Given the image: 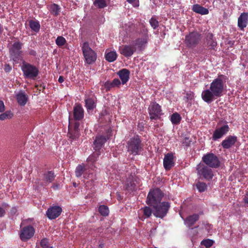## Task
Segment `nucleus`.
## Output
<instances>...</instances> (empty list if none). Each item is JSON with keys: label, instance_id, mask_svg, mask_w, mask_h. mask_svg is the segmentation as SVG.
Returning a JSON list of instances; mask_svg holds the SVG:
<instances>
[{"label": "nucleus", "instance_id": "60", "mask_svg": "<svg viewBox=\"0 0 248 248\" xmlns=\"http://www.w3.org/2000/svg\"><path fill=\"white\" fill-rule=\"evenodd\" d=\"M3 206H4L5 207H6L7 206V205L6 204L3 205Z\"/></svg>", "mask_w": 248, "mask_h": 248}, {"label": "nucleus", "instance_id": "21", "mask_svg": "<svg viewBox=\"0 0 248 248\" xmlns=\"http://www.w3.org/2000/svg\"><path fill=\"white\" fill-rule=\"evenodd\" d=\"M96 101V99L94 96L89 97L85 99V107L89 112L95 108Z\"/></svg>", "mask_w": 248, "mask_h": 248}, {"label": "nucleus", "instance_id": "4", "mask_svg": "<svg viewBox=\"0 0 248 248\" xmlns=\"http://www.w3.org/2000/svg\"><path fill=\"white\" fill-rule=\"evenodd\" d=\"M163 195L162 191L158 188L151 190L147 198V203L152 206L160 202Z\"/></svg>", "mask_w": 248, "mask_h": 248}, {"label": "nucleus", "instance_id": "34", "mask_svg": "<svg viewBox=\"0 0 248 248\" xmlns=\"http://www.w3.org/2000/svg\"><path fill=\"white\" fill-rule=\"evenodd\" d=\"M98 211L99 213L103 216H107L108 215L109 210L107 206L102 205L99 207Z\"/></svg>", "mask_w": 248, "mask_h": 248}, {"label": "nucleus", "instance_id": "38", "mask_svg": "<svg viewBox=\"0 0 248 248\" xmlns=\"http://www.w3.org/2000/svg\"><path fill=\"white\" fill-rule=\"evenodd\" d=\"M208 45L211 46V48H214L217 45V42L213 39V35L209 34L207 36Z\"/></svg>", "mask_w": 248, "mask_h": 248}, {"label": "nucleus", "instance_id": "54", "mask_svg": "<svg viewBox=\"0 0 248 248\" xmlns=\"http://www.w3.org/2000/svg\"><path fill=\"white\" fill-rule=\"evenodd\" d=\"M5 213V210L2 207H0V217L3 216Z\"/></svg>", "mask_w": 248, "mask_h": 248}, {"label": "nucleus", "instance_id": "31", "mask_svg": "<svg viewBox=\"0 0 248 248\" xmlns=\"http://www.w3.org/2000/svg\"><path fill=\"white\" fill-rule=\"evenodd\" d=\"M29 26L31 29L34 31L37 32L39 31L40 25L38 21L31 20L29 21Z\"/></svg>", "mask_w": 248, "mask_h": 248}, {"label": "nucleus", "instance_id": "45", "mask_svg": "<svg viewBox=\"0 0 248 248\" xmlns=\"http://www.w3.org/2000/svg\"><path fill=\"white\" fill-rule=\"evenodd\" d=\"M40 245L42 248H48L49 247L48 240L46 238H44L41 240Z\"/></svg>", "mask_w": 248, "mask_h": 248}, {"label": "nucleus", "instance_id": "2", "mask_svg": "<svg viewBox=\"0 0 248 248\" xmlns=\"http://www.w3.org/2000/svg\"><path fill=\"white\" fill-rule=\"evenodd\" d=\"M142 150L141 140L138 136H135L127 142V151L134 155L140 154Z\"/></svg>", "mask_w": 248, "mask_h": 248}, {"label": "nucleus", "instance_id": "41", "mask_svg": "<svg viewBox=\"0 0 248 248\" xmlns=\"http://www.w3.org/2000/svg\"><path fill=\"white\" fill-rule=\"evenodd\" d=\"M125 188L129 191L135 190L136 189L135 184L133 181L129 182L127 181L125 184Z\"/></svg>", "mask_w": 248, "mask_h": 248}, {"label": "nucleus", "instance_id": "11", "mask_svg": "<svg viewBox=\"0 0 248 248\" xmlns=\"http://www.w3.org/2000/svg\"><path fill=\"white\" fill-rule=\"evenodd\" d=\"M201 40V35L197 32H192L186 36L185 42L189 47L195 46Z\"/></svg>", "mask_w": 248, "mask_h": 248}, {"label": "nucleus", "instance_id": "5", "mask_svg": "<svg viewBox=\"0 0 248 248\" xmlns=\"http://www.w3.org/2000/svg\"><path fill=\"white\" fill-rule=\"evenodd\" d=\"M152 206L154 209L153 211L154 215L157 217L163 218L166 215L168 211L170 204L168 202H162L152 205Z\"/></svg>", "mask_w": 248, "mask_h": 248}, {"label": "nucleus", "instance_id": "55", "mask_svg": "<svg viewBox=\"0 0 248 248\" xmlns=\"http://www.w3.org/2000/svg\"><path fill=\"white\" fill-rule=\"evenodd\" d=\"M63 81H64L63 78L62 76H60L59 78V79H58V81L60 83H62V82H63Z\"/></svg>", "mask_w": 248, "mask_h": 248}, {"label": "nucleus", "instance_id": "47", "mask_svg": "<svg viewBox=\"0 0 248 248\" xmlns=\"http://www.w3.org/2000/svg\"><path fill=\"white\" fill-rule=\"evenodd\" d=\"M105 87L107 89H110V88L114 87L112 84V82L107 81L105 83Z\"/></svg>", "mask_w": 248, "mask_h": 248}, {"label": "nucleus", "instance_id": "1", "mask_svg": "<svg viewBox=\"0 0 248 248\" xmlns=\"http://www.w3.org/2000/svg\"><path fill=\"white\" fill-rule=\"evenodd\" d=\"M226 79L227 77L223 75H220L214 79L211 83L209 89L204 90L202 92V98L203 100L207 103H210L221 96Z\"/></svg>", "mask_w": 248, "mask_h": 248}, {"label": "nucleus", "instance_id": "48", "mask_svg": "<svg viewBox=\"0 0 248 248\" xmlns=\"http://www.w3.org/2000/svg\"><path fill=\"white\" fill-rule=\"evenodd\" d=\"M129 3L132 4L134 7L139 6V0H126Z\"/></svg>", "mask_w": 248, "mask_h": 248}, {"label": "nucleus", "instance_id": "35", "mask_svg": "<svg viewBox=\"0 0 248 248\" xmlns=\"http://www.w3.org/2000/svg\"><path fill=\"white\" fill-rule=\"evenodd\" d=\"M100 154V152H98V151H95V152L92 155L89 156V157L87 158V161L92 163L94 162L96 160L97 158Z\"/></svg>", "mask_w": 248, "mask_h": 248}, {"label": "nucleus", "instance_id": "37", "mask_svg": "<svg viewBox=\"0 0 248 248\" xmlns=\"http://www.w3.org/2000/svg\"><path fill=\"white\" fill-rule=\"evenodd\" d=\"M55 42L59 47H62L66 44V41L63 37L60 36L57 38Z\"/></svg>", "mask_w": 248, "mask_h": 248}, {"label": "nucleus", "instance_id": "27", "mask_svg": "<svg viewBox=\"0 0 248 248\" xmlns=\"http://www.w3.org/2000/svg\"><path fill=\"white\" fill-rule=\"evenodd\" d=\"M105 57L106 60L108 62L115 61L117 58V54L115 51H111L107 49L105 52Z\"/></svg>", "mask_w": 248, "mask_h": 248}, {"label": "nucleus", "instance_id": "22", "mask_svg": "<svg viewBox=\"0 0 248 248\" xmlns=\"http://www.w3.org/2000/svg\"><path fill=\"white\" fill-rule=\"evenodd\" d=\"M74 117L76 120H80L83 118L84 110L81 106L78 105L74 107Z\"/></svg>", "mask_w": 248, "mask_h": 248}, {"label": "nucleus", "instance_id": "13", "mask_svg": "<svg viewBox=\"0 0 248 248\" xmlns=\"http://www.w3.org/2000/svg\"><path fill=\"white\" fill-rule=\"evenodd\" d=\"M229 129L230 128L227 124H224L220 127L217 128L213 133L212 139L214 140H217L221 139L228 132Z\"/></svg>", "mask_w": 248, "mask_h": 248}, {"label": "nucleus", "instance_id": "14", "mask_svg": "<svg viewBox=\"0 0 248 248\" xmlns=\"http://www.w3.org/2000/svg\"><path fill=\"white\" fill-rule=\"evenodd\" d=\"M110 132L108 130V133L107 137L103 136H99L96 137V139L94 141V149L95 151L100 152V150L101 149L102 146L106 142L107 139H109L110 136Z\"/></svg>", "mask_w": 248, "mask_h": 248}, {"label": "nucleus", "instance_id": "52", "mask_svg": "<svg viewBox=\"0 0 248 248\" xmlns=\"http://www.w3.org/2000/svg\"><path fill=\"white\" fill-rule=\"evenodd\" d=\"M190 141L187 138H185L183 140V143L185 144L187 146H188L190 144Z\"/></svg>", "mask_w": 248, "mask_h": 248}, {"label": "nucleus", "instance_id": "24", "mask_svg": "<svg viewBox=\"0 0 248 248\" xmlns=\"http://www.w3.org/2000/svg\"><path fill=\"white\" fill-rule=\"evenodd\" d=\"M123 84H125L129 78L130 72L126 69H123L118 72Z\"/></svg>", "mask_w": 248, "mask_h": 248}, {"label": "nucleus", "instance_id": "25", "mask_svg": "<svg viewBox=\"0 0 248 248\" xmlns=\"http://www.w3.org/2000/svg\"><path fill=\"white\" fill-rule=\"evenodd\" d=\"M199 216L198 214H195L191 216L187 217L184 220L185 224L188 227H191L194 223L199 219Z\"/></svg>", "mask_w": 248, "mask_h": 248}, {"label": "nucleus", "instance_id": "19", "mask_svg": "<svg viewBox=\"0 0 248 248\" xmlns=\"http://www.w3.org/2000/svg\"><path fill=\"white\" fill-rule=\"evenodd\" d=\"M248 24V13H241L238 18V27L243 30Z\"/></svg>", "mask_w": 248, "mask_h": 248}, {"label": "nucleus", "instance_id": "59", "mask_svg": "<svg viewBox=\"0 0 248 248\" xmlns=\"http://www.w3.org/2000/svg\"><path fill=\"white\" fill-rule=\"evenodd\" d=\"M53 187L54 189H57L58 187V186L57 185H53Z\"/></svg>", "mask_w": 248, "mask_h": 248}, {"label": "nucleus", "instance_id": "30", "mask_svg": "<svg viewBox=\"0 0 248 248\" xmlns=\"http://www.w3.org/2000/svg\"><path fill=\"white\" fill-rule=\"evenodd\" d=\"M140 212L143 214V217H141V219L143 220L144 218L149 217L153 213L151 209L148 206H146L144 208H141Z\"/></svg>", "mask_w": 248, "mask_h": 248}, {"label": "nucleus", "instance_id": "10", "mask_svg": "<svg viewBox=\"0 0 248 248\" xmlns=\"http://www.w3.org/2000/svg\"><path fill=\"white\" fill-rule=\"evenodd\" d=\"M198 174L206 180L212 179L213 176L212 170L204 164H200L197 167Z\"/></svg>", "mask_w": 248, "mask_h": 248}, {"label": "nucleus", "instance_id": "3", "mask_svg": "<svg viewBox=\"0 0 248 248\" xmlns=\"http://www.w3.org/2000/svg\"><path fill=\"white\" fill-rule=\"evenodd\" d=\"M82 50L85 62L91 64L95 62L97 58L96 53L90 47L88 42H84L83 44Z\"/></svg>", "mask_w": 248, "mask_h": 248}, {"label": "nucleus", "instance_id": "33", "mask_svg": "<svg viewBox=\"0 0 248 248\" xmlns=\"http://www.w3.org/2000/svg\"><path fill=\"white\" fill-rule=\"evenodd\" d=\"M181 120L180 115L178 113H174L170 116V121L173 124H178Z\"/></svg>", "mask_w": 248, "mask_h": 248}, {"label": "nucleus", "instance_id": "43", "mask_svg": "<svg viewBox=\"0 0 248 248\" xmlns=\"http://www.w3.org/2000/svg\"><path fill=\"white\" fill-rule=\"evenodd\" d=\"M150 24L154 29H155L158 26V22L155 18H151L150 20Z\"/></svg>", "mask_w": 248, "mask_h": 248}, {"label": "nucleus", "instance_id": "46", "mask_svg": "<svg viewBox=\"0 0 248 248\" xmlns=\"http://www.w3.org/2000/svg\"><path fill=\"white\" fill-rule=\"evenodd\" d=\"M112 82L114 87H118L121 84V82L118 78L114 79Z\"/></svg>", "mask_w": 248, "mask_h": 248}, {"label": "nucleus", "instance_id": "23", "mask_svg": "<svg viewBox=\"0 0 248 248\" xmlns=\"http://www.w3.org/2000/svg\"><path fill=\"white\" fill-rule=\"evenodd\" d=\"M16 100L19 105L24 106L28 100V95L24 92L21 91L16 94Z\"/></svg>", "mask_w": 248, "mask_h": 248}, {"label": "nucleus", "instance_id": "7", "mask_svg": "<svg viewBox=\"0 0 248 248\" xmlns=\"http://www.w3.org/2000/svg\"><path fill=\"white\" fill-rule=\"evenodd\" d=\"M24 75L29 78H34L37 77L38 74L37 68L29 63L24 62L21 67Z\"/></svg>", "mask_w": 248, "mask_h": 248}, {"label": "nucleus", "instance_id": "26", "mask_svg": "<svg viewBox=\"0 0 248 248\" xmlns=\"http://www.w3.org/2000/svg\"><path fill=\"white\" fill-rule=\"evenodd\" d=\"M192 10L194 12L201 15H205L209 14V10L208 9L204 8L198 4H194L192 7Z\"/></svg>", "mask_w": 248, "mask_h": 248}, {"label": "nucleus", "instance_id": "29", "mask_svg": "<svg viewBox=\"0 0 248 248\" xmlns=\"http://www.w3.org/2000/svg\"><path fill=\"white\" fill-rule=\"evenodd\" d=\"M147 43L146 37H143L141 38L136 39L133 43L134 46L136 48H141Z\"/></svg>", "mask_w": 248, "mask_h": 248}, {"label": "nucleus", "instance_id": "39", "mask_svg": "<svg viewBox=\"0 0 248 248\" xmlns=\"http://www.w3.org/2000/svg\"><path fill=\"white\" fill-rule=\"evenodd\" d=\"M13 116V113L10 111H7L0 115V120L3 121L6 119L11 118Z\"/></svg>", "mask_w": 248, "mask_h": 248}, {"label": "nucleus", "instance_id": "61", "mask_svg": "<svg viewBox=\"0 0 248 248\" xmlns=\"http://www.w3.org/2000/svg\"><path fill=\"white\" fill-rule=\"evenodd\" d=\"M48 248H52V247H48Z\"/></svg>", "mask_w": 248, "mask_h": 248}, {"label": "nucleus", "instance_id": "32", "mask_svg": "<svg viewBox=\"0 0 248 248\" xmlns=\"http://www.w3.org/2000/svg\"><path fill=\"white\" fill-rule=\"evenodd\" d=\"M49 11L52 15L57 16L60 12V8L58 5L53 4L50 5Z\"/></svg>", "mask_w": 248, "mask_h": 248}, {"label": "nucleus", "instance_id": "53", "mask_svg": "<svg viewBox=\"0 0 248 248\" xmlns=\"http://www.w3.org/2000/svg\"><path fill=\"white\" fill-rule=\"evenodd\" d=\"M244 202L248 206V192L246 193L244 198Z\"/></svg>", "mask_w": 248, "mask_h": 248}, {"label": "nucleus", "instance_id": "12", "mask_svg": "<svg viewBox=\"0 0 248 248\" xmlns=\"http://www.w3.org/2000/svg\"><path fill=\"white\" fill-rule=\"evenodd\" d=\"M149 111L152 120L157 119L162 114L161 107L156 103H153L150 105L149 107Z\"/></svg>", "mask_w": 248, "mask_h": 248}, {"label": "nucleus", "instance_id": "49", "mask_svg": "<svg viewBox=\"0 0 248 248\" xmlns=\"http://www.w3.org/2000/svg\"><path fill=\"white\" fill-rule=\"evenodd\" d=\"M4 69L6 72H9L12 70V67L9 64H6Z\"/></svg>", "mask_w": 248, "mask_h": 248}, {"label": "nucleus", "instance_id": "20", "mask_svg": "<svg viewBox=\"0 0 248 248\" xmlns=\"http://www.w3.org/2000/svg\"><path fill=\"white\" fill-rule=\"evenodd\" d=\"M237 140L235 136H229L221 142V145L224 149H229L233 146Z\"/></svg>", "mask_w": 248, "mask_h": 248}, {"label": "nucleus", "instance_id": "36", "mask_svg": "<svg viewBox=\"0 0 248 248\" xmlns=\"http://www.w3.org/2000/svg\"><path fill=\"white\" fill-rule=\"evenodd\" d=\"M196 187L199 192H203L207 189V185L205 183L198 182L196 183Z\"/></svg>", "mask_w": 248, "mask_h": 248}, {"label": "nucleus", "instance_id": "44", "mask_svg": "<svg viewBox=\"0 0 248 248\" xmlns=\"http://www.w3.org/2000/svg\"><path fill=\"white\" fill-rule=\"evenodd\" d=\"M68 135H69V138L70 139H71V141L77 140L79 137L78 133L77 131L75 132L74 133H71L69 132Z\"/></svg>", "mask_w": 248, "mask_h": 248}, {"label": "nucleus", "instance_id": "15", "mask_svg": "<svg viewBox=\"0 0 248 248\" xmlns=\"http://www.w3.org/2000/svg\"><path fill=\"white\" fill-rule=\"evenodd\" d=\"M89 169V167L83 164L78 165L75 170L76 176L79 178L81 177L83 175V178L85 179H89L90 178V174H88L87 170Z\"/></svg>", "mask_w": 248, "mask_h": 248}, {"label": "nucleus", "instance_id": "17", "mask_svg": "<svg viewBox=\"0 0 248 248\" xmlns=\"http://www.w3.org/2000/svg\"><path fill=\"white\" fill-rule=\"evenodd\" d=\"M62 209L58 206L49 208L46 211V216L49 219H53L58 217L61 214Z\"/></svg>", "mask_w": 248, "mask_h": 248}, {"label": "nucleus", "instance_id": "56", "mask_svg": "<svg viewBox=\"0 0 248 248\" xmlns=\"http://www.w3.org/2000/svg\"><path fill=\"white\" fill-rule=\"evenodd\" d=\"M117 172V170H113L112 171V172H110V174H116Z\"/></svg>", "mask_w": 248, "mask_h": 248}, {"label": "nucleus", "instance_id": "18", "mask_svg": "<svg viewBox=\"0 0 248 248\" xmlns=\"http://www.w3.org/2000/svg\"><path fill=\"white\" fill-rule=\"evenodd\" d=\"M163 165L166 170H170L174 165L172 154L168 153L165 155L163 159Z\"/></svg>", "mask_w": 248, "mask_h": 248}, {"label": "nucleus", "instance_id": "8", "mask_svg": "<svg viewBox=\"0 0 248 248\" xmlns=\"http://www.w3.org/2000/svg\"><path fill=\"white\" fill-rule=\"evenodd\" d=\"M202 159L205 164L210 167L216 168L219 166L220 162L218 157L212 153L204 155Z\"/></svg>", "mask_w": 248, "mask_h": 248}, {"label": "nucleus", "instance_id": "51", "mask_svg": "<svg viewBox=\"0 0 248 248\" xmlns=\"http://www.w3.org/2000/svg\"><path fill=\"white\" fill-rule=\"evenodd\" d=\"M212 228V226L210 224H207L205 225V229L206 230L208 233L212 232L211 231Z\"/></svg>", "mask_w": 248, "mask_h": 248}, {"label": "nucleus", "instance_id": "50", "mask_svg": "<svg viewBox=\"0 0 248 248\" xmlns=\"http://www.w3.org/2000/svg\"><path fill=\"white\" fill-rule=\"evenodd\" d=\"M5 110V106L2 101L0 100V112H2Z\"/></svg>", "mask_w": 248, "mask_h": 248}, {"label": "nucleus", "instance_id": "57", "mask_svg": "<svg viewBox=\"0 0 248 248\" xmlns=\"http://www.w3.org/2000/svg\"><path fill=\"white\" fill-rule=\"evenodd\" d=\"M2 31H3V27L0 24V34L2 32Z\"/></svg>", "mask_w": 248, "mask_h": 248}, {"label": "nucleus", "instance_id": "16", "mask_svg": "<svg viewBox=\"0 0 248 248\" xmlns=\"http://www.w3.org/2000/svg\"><path fill=\"white\" fill-rule=\"evenodd\" d=\"M119 52L126 57L131 56L136 50V47L133 44L124 45L119 47Z\"/></svg>", "mask_w": 248, "mask_h": 248}, {"label": "nucleus", "instance_id": "9", "mask_svg": "<svg viewBox=\"0 0 248 248\" xmlns=\"http://www.w3.org/2000/svg\"><path fill=\"white\" fill-rule=\"evenodd\" d=\"M35 233V229L31 225L25 226L21 229L19 237L22 241H27L33 237Z\"/></svg>", "mask_w": 248, "mask_h": 248}, {"label": "nucleus", "instance_id": "40", "mask_svg": "<svg viewBox=\"0 0 248 248\" xmlns=\"http://www.w3.org/2000/svg\"><path fill=\"white\" fill-rule=\"evenodd\" d=\"M94 4L95 6L99 8H104L107 5L105 0H95Z\"/></svg>", "mask_w": 248, "mask_h": 248}, {"label": "nucleus", "instance_id": "58", "mask_svg": "<svg viewBox=\"0 0 248 248\" xmlns=\"http://www.w3.org/2000/svg\"><path fill=\"white\" fill-rule=\"evenodd\" d=\"M35 53V52L34 51V50H31L30 52V54L31 55H34Z\"/></svg>", "mask_w": 248, "mask_h": 248}, {"label": "nucleus", "instance_id": "6", "mask_svg": "<svg viewBox=\"0 0 248 248\" xmlns=\"http://www.w3.org/2000/svg\"><path fill=\"white\" fill-rule=\"evenodd\" d=\"M22 45L19 42H16L9 49L10 58L15 62H18L21 60Z\"/></svg>", "mask_w": 248, "mask_h": 248}, {"label": "nucleus", "instance_id": "28", "mask_svg": "<svg viewBox=\"0 0 248 248\" xmlns=\"http://www.w3.org/2000/svg\"><path fill=\"white\" fill-rule=\"evenodd\" d=\"M55 177V175L53 171H48L44 174L43 180L45 184L47 185L53 181Z\"/></svg>", "mask_w": 248, "mask_h": 248}, {"label": "nucleus", "instance_id": "42", "mask_svg": "<svg viewBox=\"0 0 248 248\" xmlns=\"http://www.w3.org/2000/svg\"><path fill=\"white\" fill-rule=\"evenodd\" d=\"M201 244L204 245L206 248H209L213 245V241L210 239H207L203 240Z\"/></svg>", "mask_w": 248, "mask_h": 248}]
</instances>
